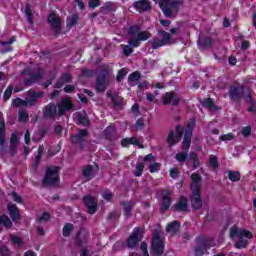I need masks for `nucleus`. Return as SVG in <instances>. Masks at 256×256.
<instances>
[{
	"label": "nucleus",
	"instance_id": "f257e3e1",
	"mask_svg": "<svg viewBox=\"0 0 256 256\" xmlns=\"http://www.w3.org/2000/svg\"><path fill=\"white\" fill-rule=\"evenodd\" d=\"M193 127H195V120L188 124V129L185 131L184 140L182 142V151L175 155L178 163H185L189 157V147H191V135H193Z\"/></svg>",
	"mask_w": 256,
	"mask_h": 256
},
{
	"label": "nucleus",
	"instance_id": "f03ea898",
	"mask_svg": "<svg viewBox=\"0 0 256 256\" xmlns=\"http://www.w3.org/2000/svg\"><path fill=\"white\" fill-rule=\"evenodd\" d=\"M192 183L190 184L192 195L190 201L193 209H201L203 201L201 200V176L197 173L191 175Z\"/></svg>",
	"mask_w": 256,
	"mask_h": 256
},
{
	"label": "nucleus",
	"instance_id": "7ed1b4c3",
	"mask_svg": "<svg viewBox=\"0 0 256 256\" xmlns=\"http://www.w3.org/2000/svg\"><path fill=\"white\" fill-rule=\"evenodd\" d=\"M70 109H73V103H71L70 98H64L62 101L58 104V111L57 106L55 104H49L46 106L44 115L45 117H55V115H58L61 117V115H64L65 112L70 111Z\"/></svg>",
	"mask_w": 256,
	"mask_h": 256
},
{
	"label": "nucleus",
	"instance_id": "20e7f679",
	"mask_svg": "<svg viewBox=\"0 0 256 256\" xmlns=\"http://www.w3.org/2000/svg\"><path fill=\"white\" fill-rule=\"evenodd\" d=\"M181 7H183V0H160V8L169 19H175Z\"/></svg>",
	"mask_w": 256,
	"mask_h": 256
},
{
	"label": "nucleus",
	"instance_id": "39448f33",
	"mask_svg": "<svg viewBox=\"0 0 256 256\" xmlns=\"http://www.w3.org/2000/svg\"><path fill=\"white\" fill-rule=\"evenodd\" d=\"M239 238V241L235 244L236 249H245L247 245H249V241L247 239H253V233L249 230H238L237 227H232L230 229V237Z\"/></svg>",
	"mask_w": 256,
	"mask_h": 256
},
{
	"label": "nucleus",
	"instance_id": "423d86ee",
	"mask_svg": "<svg viewBox=\"0 0 256 256\" xmlns=\"http://www.w3.org/2000/svg\"><path fill=\"white\" fill-rule=\"evenodd\" d=\"M158 35L160 39L155 38L152 41L153 49H159V47H164V45H171V43H173V41L171 40V34H169V32L159 30Z\"/></svg>",
	"mask_w": 256,
	"mask_h": 256
},
{
	"label": "nucleus",
	"instance_id": "0eeeda50",
	"mask_svg": "<svg viewBox=\"0 0 256 256\" xmlns=\"http://www.w3.org/2000/svg\"><path fill=\"white\" fill-rule=\"evenodd\" d=\"M110 71L109 67H107L106 70L98 77L96 82V91L99 93H103V91L109 87V82L111 81V75L109 74Z\"/></svg>",
	"mask_w": 256,
	"mask_h": 256
},
{
	"label": "nucleus",
	"instance_id": "6e6552de",
	"mask_svg": "<svg viewBox=\"0 0 256 256\" xmlns=\"http://www.w3.org/2000/svg\"><path fill=\"white\" fill-rule=\"evenodd\" d=\"M163 251H165V243L163 242V238H161V234L154 233L152 237V253L153 255L159 256L163 255Z\"/></svg>",
	"mask_w": 256,
	"mask_h": 256
},
{
	"label": "nucleus",
	"instance_id": "1a4fd4ad",
	"mask_svg": "<svg viewBox=\"0 0 256 256\" xmlns=\"http://www.w3.org/2000/svg\"><path fill=\"white\" fill-rule=\"evenodd\" d=\"M45 185H58L59 184V168L58 167H50L46 171V175L44 177Z\"/></svg>",
	"mask_w": 256,
	"mask_h": 256
},
{
	"label": "nucleus",
	"instance_id": "9d476101",
	"mask_svg": "<svg viewBox=\"0 0 256 256\" xmlns=\"http://www.w3.org/2000/svg\"><path fill=\"white\" fill-rule=\"evenodd\" d=\"M188 129H189V126H187L186 129L181 126H177L176 133L173 131H170L167 138L168 144L171 147H173V145H177V143L181 141V137L183 136V133H185Z\"/></svg>",
	"mask_w": 256,
	"mask_h": 256
},
{
	"label": "nucleus",
	"instance_id": "9b49d317",
	"mask_svg": "<svg viewBox=\"0 0 256 256\" xmlns=\"http://www.w3.org/2000/svg\"><path fill=\"white\" fill-rule=\"evenodd\" d=\"M150 37L151 33H149L148 31L139 32L137 34V38L134 36H130L128 43L130 47H139V41H147V39H149Z\"/></svg>",
	"mask_w": 256,
	"mask_h": 256
},
{
	"label": "nucleus",
	"instance_id": "f8f14e48",
	"mask_svg": "<svg viewBox=\"0 0 256 256\" xmlns=\"http://www.w3.org/2000/svg\"><path fill=\"white\" fill-rule=\"evenodd\" d=\"M84 205L88 209L90 215H95L97 213V198L87 195L84 197Z\"/></svg>",
	"mask_w": 256,
	"mask_h": 256
},
{
	"label": "nucleus",
	"instance_id": "ddd939ff",
	"mask_svg": "<svg viewBox=\"0 0 256 256\" xmlns=\"http://www.w3.org/2000/svg\"><path fill=\"white\" fill-rule=\"evenodd\" d=\"M141 241V230L139 228H135L133 230L132 235L128 238L127 246L130 247V249H135L139 245V242Z\"/></svg>",
	"mask_w": 256,
	"mask_h": 256
},
{
	"label": "nucleus",
	"instance_id": "4468645a",
	"mask_svg": "<svg viewBox=\"0 0 256 256\" xmlns=\"http://www.w3.org/2000/svg\"><path fill=\"white\" fill-rule=\"evenodd\" d=\"M48 23L51 25L52 29L55 31V33H61V18L55 13H51L48 16Z\"/></svg>",
	"mask_w": 256,
	"mask_h": 256
},
{
	"label": "nucleus",
	"instance_id": "2eb2a0df",
	"mask_svg": "<svg viewBox=\"0 0 256 256\" xmlns=\"http://www.w3.org/2000/svg\"><path fill=\"white\" fill-rule=\"evenodd\" d=\"M43 97V92H35L33 90L28 91L26 95V104L31 107L35 103H37L38 99H41Z\"/></svg>",
	"mask_w": 256,
	"mask_h": 256
},
{
	"label": "nucleus",
	"instance_id": "dca6fc26",
	"mask_svg": "<svg viewBox=\"0 0 256 256\" xmlns=\"http://www.w3.org/2000/svg\"><path fill=\"white\" fill-rule=\"evenodd\" d=\"M133 7L139 13H143L145 11H150V9H151V2H149L148 0H139V1H136L133 4Z\"/></svg>",
	"mask_w": 256,
	"mask_h": 256
},
{
	"label": "nucleus",
	"instance_id": "f3484780",
	"mask_svg": "<svg viewBox=\"0 0 256 256\" xmlns=\"http://www.w3.org/2000/svg\"><path fill=\"white\" fill-rule=\"evenodd\" d=\"M214 245L215 243H213V240H207L196 247L195 254L197 256H202L205 253V251L211 249V247H213Z\"/></svg>",
	"mask_w": 256,
	"mask_h": 256
},
{
	"label": "nucleus",
	"instance_id": "a211bd4d",
	"mask_svg": "<svg viewBox=\"0 0 256 256\" xmlns=\"http://www.w3.org/2000/svg\"><path fill=\"white\" fill-rule=\"evenodd\" d=\"M162 101L164 105H179V97L175 96L173 92H167L163 95Z\"/></svg>",
	"mask_w": 256,
	"mask_h": 256
},
{
	"label": "nucleus",
	"instance_id": "6ab92c4d",
	"mask_svg": "<svg viewBox=\"0 0 256 256\" xmlns=\"http://www.w3.org/2000/svg\"><path fill=\"white\" fill-rule=\"evenodd\" d=\"M8 211L10 213V217L14 223H17L19 219H21V215L19 214V209L17 208V205L13 203L8 204Z\"/></svg>",
	"mask_w": 256,
	"mask_h": 256
},
{
	"label": "nucleus",
	"instance_id": "aec40b11",
	"mask_svg": "<svg viewBox=\"0 0 256 256\" xmlns=\"http://www.w3.org/2000/svg\"><path fill=\"white\" fill-rule=\"evenodd\" d=\"M171 207V192L164 190L162 192V211H167Z\"/></svg>",
	"mask_w": 256,
	"mask_h": 256
},
{
	"label": "nucleus",
	"instance_id": "412c9836",
	"mask_svg": "<svg viewBox=\"0 0 256 256\" xmlns=\"http://www.w3.org/2000/svg\"><path fill=\"white\" fill-rule=\"evenodd\" d=\"M85 139H87V130H80L72 137V143H79L80 145H83Z\"/></svg>",
	"mask_w": 256,
	"mask_h": 256
},
{
	"label": "nucleus",
	"instance_id": "4be33fe9",
	"mask_svg": "<svg viewBox=\"0 0 256 256\" xmlns=\"http://www.w3.org/2000/svg\"><path fill=\"white\" fill-rule=\"evenodd\" d=\"M45 70L43 68H37V73L30 76V80L25 81V85H31V83H35V81H39L41 77H43Z\"/></svg>",
	"mask_w": 256,
	"mask_h": 256
},
{
	"label": "nucleus",
	"instance_id": "5701e85b",
	"mask_svg": "<svg viewBox=\"0 0 256 256\" xmlns=\"http://www.w3.org/2000/svg\"><path fill=\"white\" fill-rule=\"evenodd\" d=\"M241 95H243V88L239 89L237 87L230 88V97L234 101H239L241 99Z\"/></svg>",
	"mask_w": 256,
	"mask_h": 256
},
{
	"label": "nucleus",
	"instance_id": "b1692460",
	"mask_svg": "<svg viewBox=\"0 0 256 256\" xmlns=\"http://www.w3.org/2000/svg\"><path fill=\"white\" fill-rule=\"evenodd\" d=\"M69 81H71V75H69L68 73L62 74V76L56 83V89H61V87H63L65 83H69Z\"/></svg>",
	"mask_w": 256,
	"mask_h": 256
},
{
	"label": "nucleus",
	"instance_id": "393cba45",
	"mask_svg": "<svg viewBox=\"0 0 256 256\" xmlns=\"http://www.w3.org/2000/svg\"><path fill=\"white\" fill-rule=\"evenodd\" d=\"M175 211H187V198L181 197L179 202L174 206Z\"/></svg>",
	"mask_w": 256,
	"mask_h": 256
},
{
	"label": "nucleus",
	"instance_id": "a878e982",
	"mask_svg": "<svg viewBox=\"0 0 256 256\" xmlns=\"http://www.w3.org/2000/svg\"><path fill=\"white\" fill-rule=\"evenodd\" d=\"M181 227V224H179L177 221H174L167 226V232L170 233V235H175L177 231H179V228Z\"/></svg>",
	"mask_w": 256,
	"mask_h": 256
},
{
	"label": "nucleus",
	"instance_id": "bb28decb",
	"mask_svg": "<svg viewBox=\"0 0 256 256\" xmlns=\"http://www.w3.org/2000/svg\"><path fill=\"white\" fill-rule=\"evenodd\" d=\"M107 97H110L112 103H114V105H116L117 107H121V105H123V98L117 96H113V94H111V91L107 92Z\"/></svg>",
	"mask_w": 256,
	"mask_h": 256
},
{
	"label": "nucleus",
	"instance_id": "cd10ccee",
	"mask_svg": "<svg viewBox=\"0 0 256 256\" xmlns=\"http://www.w3.org/2000/svg\"><path fill=\"white\" fill-rule=\"evenodd\" d=\"M5 143V120L0 117V145Z\"/></svg>",
	"mask_w": 256,
	"mask_h": 256
},
{
	"label": "nucleus",
	"instance_id": "c85d7f7f",
	"mask_svg": "<svg viewBox=\"0 0 256 256\" xmlns=\"http://www.w3.org/2000/svg\"><path fill=\"white\" fill-rule=\"evenodd\" d=\"M83 175L87 181H91V178L95 177V172H93V166H87L83 171Z\"/></svg>",
	"mask_w": 256,
	"mask_h": 256
},
{
	"label": "nucleus",
	"instance_id": "c756f323",
	"mask_svg": "<svg viewBox=\"0 0 256 256\" xmlns=\"http://www.w3.org/2000/svg\"><path fill=\"white\" fill-rule=\"evenodd\" d=\"M77 21H79V15L73 14L70 18L67 19L68 27H75V25H77Z\"/></svg>",
	"mask_w": 256,
	"mask_h": 256
},
{
	"label": "nucleus",
	"instance_id": "7c9ffc66",
	"mask_svg": "<svg viewBox=\"0 0 256 256\" xmlns=\"http://www.w3.org/2000/svg\"><path fill=\"white\" fill-rule=\"evenodd\" d=\"M143 169H145V165L141 162L137 163L134 170L135 177H141L143 175Z\"/></svg>",
	"mask_w": 256,
	"mask_h": 256
},
{
	"label": "nucleus",
	"instance_id": "2f4dec72",
	"mask_svg": "<svg viewBox=\"0 0 256 256\" xmlns=\"http://www.w3.org/2000/svg\"><path fill=\"white\" fill-rule=\"evenodd\" d=\"M228 179L230 181L237 182V181H239V179H241V174L237 171H234V172L230 171L228 173Z\"/></svg>",
	"mask_w": 256,
	"mask_h": 256
},
{
	"label": "nucleus",
	"instance_id": "473e14b6",
	"mask_svg": "<svg viewBox=\"0 0 256 256\" xmlns=\"http://www.w3.org/2000/svg\"><path fill=\"white\" fill-rule=\"evenodd\" d=\"M12 106L13 107H28V104H27L26 100H22L21 98H16L12 102Z\"/></svg>",
	"mask_w": 256,
	"mask_h": 256
},
{
	"label": "nucleus",
	"instance_id": "72a5a7b5",
	"mask_svg": "<svg viewBox=\"0 0 256 256\" xmlns=\"http://www.w3.org/2000/svg\"><path fill=\"white\" fill-rule=\"evenodd\" d=\"M73 229H74L73 224H71V223L66 224L63 228L64 237H69V235H71Z\"/></svg>",
	"mask_w": 256,
	"mask_h": 256
},
{
	"label": "nucleus",
	"instance_id": "f704fd0d",
	"mask_svg": "<svg viewBox=\"0 0 256 256\" xmlns=\"http://www.w3.org/2000/svg\"><path fill=\"white\" fill-rule=\"evenodd\" d=\"M12 243L15 247H23V240L19 236H11Z\"/></svg>",
	"mask_w": 256,
	"mask_h": 256
},
{
	"label": "nucleus",
	"instance_id": "c9c22d12",
	"mask_svg": "<svg viewBox=\"0 0 256 256\" xmlns=\"http://www.w3.org/2000/svg\"><path fill=\"white\" fill-rule=\"evenodd\" d=\"M203 105L204 107H207V109H209L210 111L215 110V103H213V99L211 98H207L206 100H204Z\"/></svg>",
	"mask_w": 256,
	"mask_h": 256
},
{
	"label": "nucleus",
	"instance_id": "e433bc0d",
	"mask_svg": "<svg viewBox=\"0 0 256 256\" xmlns=\"http://www.w3.org/2000/svg\"><path fill=\"white\" fill-rule=\"evenodd\" d=\"M141 78V75H139V72H133L129 75L128 81L130 84L136 83V81H139Z\"/></svg>",
	"mask_w": 256,
	"mask_h": 256
},
{
	"label": "nucleus",
	"instance_id": "4c0bfd02",
	"mask_svg": "<svg viewBox=\"0 0 256 256\" xmlns=\"http://www.w3.org/2000/svg\"><path fill=\"white\" fill-rule=\"evenodd\" d=\"M77 119L81 125H88L89 124V118L85 116V114H77Z\"/></svg>",
	"mask_w": 256,
	"mask_h": 256
},
{
	"label": "nucleus",
	"instance_id": "58836bf2",
	"mask_svg": "<svg viewBox=\"0 0 256 256\" xmlns=\"http://www.w3.org/2000/svg\"><path fill=\"white\" fill-rule=\"evenodd\" d=\"M0 223L4 225V227H11L12 223L8 216L0 217Z\"/></svg>",
	"mask_w": 256,
	"mask_h": 256
},
{
	"label": "nucleus",
	"instance_id": "ea45409f",
	"mask_svg": "<svg viewBox=\"0 0 256 256\" xmlns=\"http://www.w3.org/2000/svg\"><path fill=\"white\" fill-rule=\"evenodd\" d=\"M25 13H26L28 23H33V17H32V13H31V6L26 5Z\"/></svg>",
	"mask_w": 256,
	"mask_h": 256
},
{
	"label": "nucleus",
	"instance_id": "a19ab883",
	"mask_svg": "<svg viewBox=\"0 0 256 256\" xmlns=\"http://www.w3.org/2000/svg\"><path fill=\"white\" fill-rule=\"evenodd\" d=\"M235 139V134L228 133L220 136V141H233Z\"/></svg>",
	"mask_w": 256,
	"mask_h": 256
},
{
	"label": "nucleus",
	"instance_id": "79ce46f5",
	"mask_svg": "<svg viewBox=\"0 0 256 256\" xmlns=\"http://www.w3.org/2000/svg\"><path fill=\"white\" fill-rule=\"evenodd\" d=\"M159 169H161L160 163H153V164H150V166H149L150 173H157V171H159Z\"/></svg>",
	"mask_w": 256,
	"mask_h": 256
},
{
	"label": "nucleus",
	"instance_id": "37998d69",
	"mask_svg": "<svg viewBox=\"0 0 256 256\" xmlns=\"http://www.w3.org/2000/svg\"><path fill=\"white\" fill-rule=\"evenodd\" d=\"M127 75V69L123 68L120 71H118L116 81L120 82L123 81V78Z\"/></svg>",
	"mask_w": 256,
	"mask_h": 256
},
{
	"label": "nucleus",
	"instance_id": "c03bdc74",
	"mask_svg": "<svg viewBox=\"0 0 256 256\" xmlns=\"http://www.w3.org/2000/svg\"><path fill=\"white\" fill-rule=\"evenodd\" d=\"M190 159H191V161H193L195 168L199 167V158L197 157V155L195 154V152H192V153L190 154Z\"/></svg>",
	"mask_w": 256,
	"mask_h": 256
},
{
	"label": "nucleus",
	"instance_id": "a18cd8bd",
	"mask_svg": "<svg viewBox=\"0 0 256 256\" xmlns=\"http://www.w3.org/2000/svg\"><path fill=\"white\" fill-rule=\"evenodd\" d=\"M11 95H13V87L10 86L4 92V99H5V101L9 100L11 98Z\"/></svg>",
	"mask_w": 256,
	"mask_h": 256
},
{
	"label": "nucleus",
	"instance_id": "49530a36",
	"mask_svg": "<svg viewBox=\"0 0 256 256\" xmlns=\"http://www.w3.org/2000/svg\"><path fill=\"white\" fill-rule=\"evenodd\" d=\"M19 119H20V121L25 122V121H27V119H29V114H27L25 112V110H20L19 111Z\"/></svg>",
	"mask_w": 256,
	"mask_h": 256
},
{
	"label": "nucleus",
	"instance_id": "de8ad7c7",
	"mask_svg": "<svg viewBox=\"0 0 256 256\" xmlns=\"http://www.w3.org/2000/svg\"><path fill=\"white\" fill-rule=\"evenodd\" d=\"M49 219H50L49 213L45 212L43 215H41L38 218V221H39V223H47V221H49Z\"/></svg>",
	"mask_w": 256,
	"mask_h": 256
},
{
	"label": "nucleus",
	"instance_id": "09e8293b",
	"mask_svg": "<svg viewBox=\"0 0 256 256\" xmlns=\"http://www.w3.org/2000/svg\"><path fill=\"white\" fill-rule=\"evenodd\" d=\"M102 197L103 199H105V201H111V199H113V193H111V191L106 190L102 193Z\"/></svg>",
	"mask_w": 256,
	"mask_h": 256
},
{
	"label": "nucleus",
	"instance_id": "8fccbe9b",
	"mask_svg": "<svg viewBox=\"0 0 256 256\" xmlns=\"http://www.w3.org/2000/svg\"><path fill=\"white\" fill-rule=\"evenodd\" d=\"M17 143H19V137H17V134H12L10 140L11 148L13 149V147H15Z\"/></svg>",
	"mask_w": 256,
	"mask_h": 256
},
{
	"label": "nucleus",
	"instance_id": "3c124183",
	"mask_svg": "<svg viewBox=\"0 0 256 256\" xmlns=\"http://www.w3.org/2000/svg\"><path fill=\"white\" fill-rule=\"evenodd\" d=\"M245 100L248 103H252V107L248 108V111H255V104L253 103V98L251 97V94L246 95Z\"/></svg>",
	"mask_w": 256,
	"mask_h": 256
},
{
	"label": "nucleus",
	"instance_id": "603ef678",
	"mask_svg": "<svg viewBox=\"0 0 256 256\" xmlns=\"http://www.w3.org/2000/svg\"><path fill=\"white\" fill-rule=\"evenodd\" d=\"M99 5H101L99 0H90L88 3V7H90V9H95L96 7H99Z\"/></svg>",
	"mask_w": 256,
	"mask_h": 256
},
{
	"label": "nucleus",
	"instance_id": "864d4df0",
	"mask_svg": "<svg viewBox=\"0 0 256 256\" xmlns=\"http://www.w3.org/2000/svg\"><path fill=\"white\" fill-rule=\"evenodd\" d=\"M210 165L211 167H213L214 169H217V167L219 166L218 162H217V157L216 156H210Z\"/></svg>",
	"mask_w": 256,
	"mask_h": 256
},
{
	"label": "nucleus",
	"instance_id": "5fc2aeb1",
	"mask_svg": "<svg viewBox=\"0 0 256 256\" xmlns=\"http://www.w3.org/2000/svg\"><path fill=\"white\" fill-rule=\"evenodd\" d=\"M10 254L11 252L9 251V248H7L6 246L0 247V255L9 256Z\"/></svg>",
	"mask_w": 256,
	"mask_h": 256
},
{
	"label": "nucleus",
	"instance_id": "6e6d98bb",
	"mask_svg": "<svg viewBox=\"0 0 256 256\" xmlns=\"http://www.w3.org/2000/svg\"><path fill=\"white\" fill-rule=\"evenodd\" d=\"M11 196L13 201H16V203H23V199L16 192H12Z\"/></svg>",
	"mask_w": 256,
	"mask_h": 256
},
{
	"label": "nucleus",
	"instance_id": "4d7b16f0",
	"mask_svg": "<svg viewBox=\"0 0 256 256\" xmlns=\"http://www.w3.org/2000/svg\"><path fill=\"white\" fill-rule=\"evenodd\" d=\"M44 150H45V148L43 146H39L38 154L36 156V163H39V161H41V156L43 155Z\"/></svg>",
	"mask_w": 256,
	"mask_h": 256
},
{
	"label": "nucleus",
	"instance_id": "13d9d810",
	"mask_svg": "<svg viewBox=\"0 0 256 256\" xmlns=\"http://www.w3.org/2000/svg\"><path fill=\"white\" fill-rule=\"evenodd\" d=\"M140 249L142 253H144V256H149V252L147 251V244L145 242L140 244Z\"/></svg>",
	"mask_w": 256,
	"mask_h": 256
},
{
	"label": "nucleus",
	"instance_id": "bf43d9fd",
	"mask_svg": "<svg viewBox=\"0 0 256 256\" xmlns=\"http://www.w3.org/2000/svg\"><path fill=\"white\" fill-rule=\"evenodd\" d=\"M179 175V170H177V168H173L170 170V177H172V179H177Z\"/></svg>",
	"mask_w": 256,
	"mask_h": 256
},
{
	"label": "nucleus",
	"instance_id": "052dcab7",
	"mask_svg": "<svg viewBox=\"0 0 256 256\" xmlns=\"http://www.w3.org/2000/svg\"><path fill=\"white\" fill-rule=\"evenodd\" d=\"M199 43H202L203 47H211V38L200 40Z\"/></svg>",
	"mask_w": 256,
	"mask_h": 256
},
{
	"label": "nucleus",
	"instance_id": "680f3d73",
	"mask_svg": "<svg viewBox=\"0 0 256 256\" xmlns=\"http://www.w3.org/2000/svg\"><path fill=\"white\" fill-rule=\"evenodd\" d=\"M242 135L244 137H249V135H251V127L247 126V127L243 128Z\"/></svg>",
	"mask_w": 256,
	"mask_h": 256
},
{
	"label": "nucleus",
	"instance_id": "e2e57ef3",
	"mask_svg": "<svg viewBox=\"0 0 256 256\" xmlns=\"http://www.w3.org/2000/svg\"><path fill=\"white\" fill-rule=\"evenodd\" d=\"M131 53H133V49L131 48V46H125L124 47V55L129 57V55H131Z\"/></svg>",
	"mask_w": 256,
	"mask_h": 256
},
{
	"label": "nucleus",
	"instance_id": "0e129e2a",
	"mask_svg": "<svg viewBox=\"0 0 256 256\" xmlns=\"http://www.w3.org/2000/svg\"><path fill=\"white\" fill-rule=\"evenodd\" d=\"M64 91H65V93H73V91H75V86H73V85H67V86L64 88Z\"/></svg>",
	"mask_w": 256,
	"mask_h": 256
},
{
	"label": "nucleus",
	"instance_id": "69168bd1",
	"mask_svg": "<svg viewBox=\"0 0 256 256\" xmlns=\"http://www.w3.org/2000/svg\"><path fill=\"white\" fill-rule=\"evenodd\" d=\"M124 211L126 215H129V213H131V205L129 203L124 204Z\"/></svg>",
	"mask_w": 256,
	"mask_h": 256
},
{
	"label": "nucleus",
	"instance_id": "338daca9",
	"mask_svg": "<svg viewBox=\"0 0 256 256\" xmlns=\"http://www.w3.org/2000/svg\"><path fill=\"white\" fill-rule=\"evenodd\" d=\"M130 145H140L139 140L135 137L129 138Z\"/></svg>",
	"mask_w": 256,
	"mask_h": 256
},
{
	"label": "nucleus",
	"instance_id": "774afa93",
	"mask_svg": "<svg viewBox=\"0 0 256 256\" xmlns=\"http://www.w3.org/2000/svg\"><path fill=\"white\" fill-rule=\"evenodd\" d=\"M143 161H155V156H153V154H148L144 157Z\"/></svg>",
	"mask_w": 256,
	"mask_h": 256
}]
</instances>
